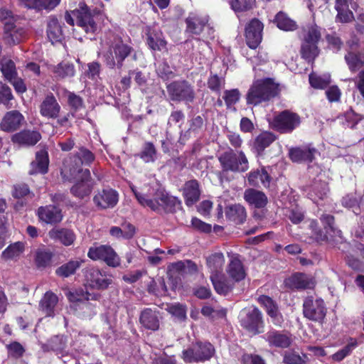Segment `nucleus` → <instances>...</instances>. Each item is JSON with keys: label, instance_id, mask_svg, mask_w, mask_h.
Returning a JSON list of instances; mask_svg holds the SVG:
<instances>
[{"label": "nucleus", "instance_id": "1", "mask_svg": "<svg viewBox=\"0 0 364 364\" xmlns=\"http://www.w3.org/2000/svg\"><path fill=\"white\" fill-rule=\"evenodd\" d=\"M102 14L96 9L92 11L85 4H80L79 8L67 11L65 15V21L74 26L75 23L80 27L86 33L94 34L100 28V20Z\"/></svg>", "mask_w": 364, "mask_h": 364}, {"label": "nucleus", "instance_id": "2", "mask_svg": "<svg viewBox=\"0 0 364 364\" xmlns=\"http://www.w3.org/2000/svg\"><path fill=\"white\" fill-rule=\"evenodd\" d=\"M95 160L94 154L85 148H80L77 154L65 160L61 168V175L65 180H70L81 174L84 177H90L88 169H83L82 165H90Z\"/></svg>", "mask_w": 364, "mask_h": 364}, {"label": "nucleus", "instance_id": "3", "mask_svg": "<svg viewBox=\"0 0 364 364\" xmlns=\"http://www.w3.org/2000/svg\"><path fill=\"white\" fill-rule=\"evenodd\" d=\"M278 85L272 79L257 80L253 82L247 93V103L257 105L270 100L278 94Z\"/></svg>", "mask_w": 364, "mask_h": 364}, {"label": "nucleus", "instance_id": "4", "mask_svg": "<svg viewBox=\"0 0 364 364\" xmlns=\"http://www.w3.org/2000/svg\"><path fill=\"white\" fill-rule=\"evenodd\" d=\"M132 48L120 38H114L101 51L104 62L109 68H121L125 58L130 54Z\"/></svg>", "mask_w": 364, "mask_h": 364}, {"label": "nucleus", "instance_id": "5", "mask_svg": "<svg viewBox=\"0 0 364 364\" xmlns=\"http://www.w3.org/2000/svg\"><path fill=\"white\" fill-rule=\"evenodd\" d=\"M131 189L136 198L138 202L144 207H149L154 211L161 210H171L175 207L178 201L176 198L169 196L165 191L159 189L156 192V196L161 199V202L156 199L153 200L149 196L138 192L134 186Z\"/></svg>", "mask_w": 364, "mask_h": 364}, {"label": "nucleus", "instance_id": "6", "mask_svg": "<svg viewBox=\"0 0 364 364\" xmlns=\"http://www.w3.org/2000/svg\"><path fill=\"white\" fill-rule=\"evenodd\" d=\"M303 33L301 55L306 60H314L318 54L317 43L321 37V29L316 25H311L304 28Z\"/></svg>", "mask_w": 364, "mask_h": 364}, {"label": "nucleus", "instance_id": "7", "mask_svg": "<svg viewBox=\"0 0 364 364\" xmlns=\"http://www.w3.org/2000/svg\"><path fill=\"white\" fill-rule=\"evenodd\" d=\"M218 159L225 171L244 172L249 168L248 160L242 151L230 149L220 154Z\"/></svg>", "mask_w": 364, "mask_h": 364}, {"label": "nucleus", "instance_id": "8", "mask_svg": "<svg viewBox=\"0 0 364 364\" xmlns=\"http://www.w3.org/2000/svg\"><path fill=\"white\" fill-rule=\"evenodd\" d=\"M214 353L211 343L197 342L182 351L181 358L186 363H203L210 360Z\"/></svg>", "mask_w": 364, "mask_h": 364}, {"label": "nucleus", "instance_id": "9", "mask_svg": "<svg viewBox=\"0 0 364 364\" xmlns=\"http://www.w3.org/2000/svg\"><path fill=\"white\" fill-rule=\"evenodd\" d=\"M87 256L95 261H103L109 267H117L120 265L119 257L109 245L95 244L90 247Z\"/></svg>", "mask_w": 364, "mask_h": 364}, {"label": "nucleus", "instance_id": "10", "mask_svg": "<svg viewBox=\"0 0 364 364\" xmlns=\"http://www.w3.org/2000/svg\"><path fill=\"white\" fill-rule=\"evenodd\" d=\"M239 319L241 326L254 335L259 333L260 328H263L262 314L256 307L243 309L240 313Z\"/></svg>", "mask_w": 364, "mask_h": 364}, {"label": "nucleus", "instance_id": "11", "mask_svg": "<svg viewBox=\"0 0 364 364\" xmlns=\"http://www.w3.org/2000/svg\"><path fill=\"white\" fill-rule=\"evenodd\" d=\"M303 312L308 319L321 323L326 316V308L322 299L308 296L304 301Z\"/></svg>", "mask_w": 364, "mask_h": 364}, {"label": "nucleus", "instance_id": "12", "mask_svg": "<svg viewBox=\"0 0 364 364\" xmlns=\"http://www.w3.org/2000/svg\"><path fill=\"white\" fill-rule=\"evenodd\" d=\"M299 116L289 111H284L271 122L272 127L281 133H290L300 124Z\"/></svg>", "mask_w": 364, "mask_h": 364}, {"label": "nucleus", "instance_id": "13", "mask_svg": "<svg viewBox=\"0 0 364 364\" xmlns=\"http://www.w3.org/2000/svg\"><path fill=\"white\" fill-rule=\"evenodd\" d=\"M84 274L86 285L93 289H106L112 283L111 277L96 267L86 268Z\"/></svg>", "mask_w": 364, "mask_h": 364}, {"label": "nucleus", "instance_id": "14", "mask_svg": "<svg viewBox=\"0 0 364 364\" xmlns=\"http://www.w3.org/2000/svg\"><path fill=\"white\" fill-rule=\"evenodd\" d=\"M167 90L173 100L192 102L194 99L193 90L186 81L172 82L168 85Z\"/></svg>", "mask_w": 364, "mask_h": 364}, {"label": "nucleus", "instance_id": "15", "mask_svg": "<svg viewBox=\"0 0 364 364\" xmlns=\"http://www.w3.org/2000/svg\"><path fill=\"white\" fill-rule=\"evenodd\" d=\"M263 23L257 18L251 20L245 28V37L247 46L255 49L262 39Z\"/></svg>", "mask_w": 364, "mask_h": 364}, {"label": "nucleus", "instance_id": "16", "mask_svg": "<svg viewBox=\"0 0 364 364\" xmlns=\"http://www.w3.org/2000/svg\"><path fill=\"white\" fill-rule=\"evenodd\" d=\"M318 154V150L311 144L291 148L289 150V157L296 163H311Z\"/></svg>", "mask_w": 364, "mask_h": 364}, {"label": "nucleus", "instance_id": "17", "mask_svg": "<svg viewBox=\"0 0 364 364\" xmlns=\"http://www.w3.org/2000/svg\"><path fill=\"white\" fill-rule=\"evenodd\" d=\"M118 200V193L112 188L103 189L93 198L94 203L100 209L112 208L117 205Z\"/></svg>", "mask_w": 364, "mask_h": 364}, {"label": "nucleus", "instance_id": "18", "mask_svg": "<svg viewBox=\"0 0 364 364\" xmlns=\"http://www.w3.org/2000/svg\"><path fill=\"white\" fill-rule=\"evenodd\" d=\"M96 295H92L86 291L82 293L80 298L76 299V302L73 304V308L80 310L79 315L83 318H90L96 314L95 306L88 302L90 299H96Z\"/></svg>", "mask_w": 364, "mask_h": 364}, {"label": "nucleus", "instance_id": "19", "mask_svg": "<svg viewBox=\"0 0 364 364\" xmlns=\"http://www.w3.org/2000/svg\"><path fill=\"white\" fill-rule=\"evenodd\" d=\"M24 121V117L16 110L6 113L0 123V129L6 132H12L18 129Z\"/></svg>", "mask_w": 364, "mask_h": 364}, {"label": "nucleus", "instance_id": "20", "mask_svg": "<svg viewBox=\"0 0 364 364\" xmlns=\"http://www.w3.org/2000/svg\"><path fill=\"white\" fill-rule=\"evenodd\" d=\"M60 106L53 95H47L40 105V114L47 119H56L60 111Z\"/></svg>", "mask_w": 364, "mask_h": 364}, {"label": "nucleus", "instance_id": "21", "mask_svg": "<svg viewBox=\"0 0 364 364\" xmlns=\"http://www.w3.org/2000/svg\"><path fill=\"white\" fill-rule=\"evenodd\" d=\"M26 37V31L23 27L10 23H5L4 38L6 43L9 45L18 44Z\"/></svg>", "mask_w": 364, "mask_h": 364}, {"label": "nucleus", "instance_id": "22", "mask_svg": "<svg viewBox=\"0 0 364 364\" xmlns=\"http://www.w3.org/2000/svg\"><path fill=\"white\" fill-rule=\"evenodd\" d=\"M90 177H84L82 175L79 174L75 178H73L69 181L77 180L71 188L70 191L72 194L79 198H83L88 196L92 188V183L90 180Z\"/></svg>", "mask_w": 364, "mask_h": 364}, {"label": "nucleus", "instance_id": "23", "mask_svg": "<svg viewBox=\"0 0 364 364\" xmlns=\"http://www.w3.org/2000/svg\"><path fill=\"white\" fill-rule=\"evenodd\" d=\"M286 286L291 289H312L315 285L313 278L306 274L296 273L285 280Z\"/></svg>", "mask_w": 364, "mask_h": 364}, {"label": "nucleus", "instance_id": "24", "mask_svg": "<svg viewBox=\"0 0 364 364\" xmlns=\"http://www.w3.org/2000/svg\"><path fill=\"white\" fill-rule=\"evenodd\" d=\"M187 30L196 35L201 33L208 22V16L198 13H191L186 20Z\"/></svg>", "mask_w": 364, "mask_h": 364}, {"label": "nucleus", "instance_id": "25", "mask_svg": "<svg viewBox=\"0 0 364 364\" xmlns=\"http://www.w3.org/2000/svg\"><path fill=\"white\" fill-rule=\"evenodd\" d=\"M38 215L41 220L46 223H57L62 220L61 210L55 205H46L38 209Z\"/></svg>", "mask_w": 364, "mask_h": 364}, {"label": "nucleus", "instance_id": "26", "mask_svg": "<svg viewBox=\"0 0 364 364\" xmlns=\"http://www.w3.org/2000/svg\"><path fill=\"white\" fill-rule=\"evenodd\" d=\"M328 187L326 182L315 181L306 189L307 196L314 203H318L319 200L326 197Z\"/></svg>", "mask_w": 364, "mask_h": 364}, {"label": "nucleus", "instance_id": "27", "mask_svg": "<svg viewBox=\"0 0 364 364\" xmlns=\"http://www.w3.org/2000/svg\"><path fill=\"white\" fill-rule=\"evenodd\" d=\"M26 243L21 241L10 244L2 252L1 257L5 261H17L24 253Z\"/></svg>", "mask_w": 364, "mask_h": 364}, {"label": "nucleus", "instance_id": "28", "mask_svg": "<svg viewBox=\"0 0 364 364\" xmlns=\"http://www.w3.org/2000/svg\"><path fill=\"white\" fill-rule=\"evenodd\" d=\"M244 199L250 205L257 208L264 207L267 203L265 194L254 188H248L245 191Z\"/></svg>", "mask_w": 364, "mask_h": 364}, {"label": "nucleus", "instance_id": "29", "mask_svg": "<svg viewBox=\"0 0 364 364\" xmlns=\"http://www.w3.org/2000/svg\"><path fill=\"white\" fill-rule=\"evenodd\" d=\"M41 138L39 132L36 131L24 130L14 134L12 141L14 143L26 146L35 145Z\"/></svg>", "mask_w": 364, "mask_h": 364}, {"label": "nucleus", "instance_id": "30", "mask_svg": "<svg viewBox=\"0 0 364 364\" xmlns=\"http://www.w3.org/2000/svg\"><path fill=\"white\" fill-rule=\"evenodd\" d=\"M48 235L52 240H58L65 246L73 245L75 240V233L68 229L53 228L49 231Z\"/></svg>", "mask_w": 364, "mask_h": 364}, {"label": "nucleus", "instance_id": "31", "mask_svg": "<svg viewBox=\"0 0 364 364\" xmlns=\"http://www.w3.org/2000/svg\"><path fill=\"white\" fill-rule=\"evenodd\" d=\"M139 321L141 324L146 329L156 331L159 327L157 313L150 309H146L141 313Z\"/></svg>", "mask_w": 364, "mask_h": 364}, {"label": "nucleus", "instance_id": "32", "mask_svg": "<svg viewBox=\"0 0 364 364\" xmlns=\"http://www.w3.org/2000/svg\"><path fill=\"white\" fill-rule=\"evenodd\" d=\"M224 263L225 258L221 252H215L206 257V264L210 272V276L221 274Z\"/></svg>", "mask_w": 364, "mask_h": 364}, {"label": "nucleus", "instance_id": "33", "mask_svg": "<svg viewBox=\"0 0 364 364\" xmlns=\"http://www.w3.org/2000/svg\"><path fill=\"white\" fill-rule=\"evenodd\" d=\"M183 196L187 205L190 206L196 203L200 197L198 183L195 180L186 183Z\"/></svg>", "mask_w": 364, "mask_h": 364}, {"label": "nucleus", "instance_id": "34", "mask_svg": "<svg viewBox=\"0 0 364 364\" xmlns=\"http://www.w3.org/2000/svg\"><path fill=\"white\" fill-rule=\"evenodd\" d=\"M48 167V158L46 151H41L36 154V160L31 164L30 174L46 173Z\"/></svg>", "mask_w": 364, "mask_h": 364}, {"label": "nucleus", "instance_id": "35", "mask_svg": "<svg viewBox=\"0 0 364 364\" xmlns=\"http://www.w3.org/2000/svg\"><path fill=\"white\" fill-rule=\"evenodd\" d=\"M210 279L215 291L220 294H227L234 286L233 282L225 278L222 274H213L210 276Z\"/></svg>", "mask_w": 364, "mask_h": 364}, {"label": "nucleus", "instance_id": "36", "mask_svg": "<svg viewBox=\"0 0 364 364\" xmlns=\"http://www.w3.org/2000/svg\"><path fill=\"white\" fill-rule=\"evenodd\" d=\"M265 339L270 346L280 348H287L291 343V338L286 334L272 331L265 334Z\"/></svg>", "mask_w": 364, "mask_h": 364}, {"label": "nucleus", "instance_id": "37", "mask_svg": "<svg viewBox=\"0 0 364 364\" xmlns=\"http://www.w3.org/2000/svg\"><path fill=\"white\" fill-rule=\"evenodd\" d=\"M230 277L235 282H239L245 279V272L241 261L233 257L231 259L227 269Z\"/></svg>", "mask_w": 364, "mask_h": 364}, {"label": "nucleus", "instance_id": "38", "mask_svg": "<svg viewBox=\"0 0 364 364\" xmlns=\"http://www.w3.org/2000/svg\"><path fill=\"white\" fill-rule=\"evenodd\" d=\"M47 36L53 43L60 41L63 36L61 26L57 18L54 16H50L48 20Z\"/></svg>", "mask_w": 364, "mask_h": 364}, {"label": "nucleus", "instance_id": "39", "mask_svg": "<svg viewBox=\"0 0 364 364\" xmlns=\"http://www.w3.org/2000/svg\"><path fill=\"white\" fill-rule=\"evenodd\" d=\"M352 0H336V9L338 12L336 19L342 23L353 20V13L348 9V5Z\"/></svg>", "mask_w": 364, "mask_h": 364}, {"label": "nucleus", "instance_id": "40", "mask_svg": "<svg viewBox=\"0 0 364 364\" xmlns=\"http://www.w3.org/2000/svg\"><path fill=\"white\" fill-rule=\"evenodd\" d=\"M50 69L56 78L71 77L75 73L74 65L68 62L60 63L57 65L51 66Z\"/></svg>", "mask_w": 364, "mask_h": 364}, {"label": "nucleus", "instance_id": "41", "mask_svg": "<svg viewBox=\"0 0 364 364\" xmlns=\"http://www.w3.org/2000/svg\"><path fill=\"white\" fill-rule=\"evenodd\" d=\"M274 22L276 23L277 26L282 31H293L297 28L296 21L290 18L288 15L283 11H279L277 14Z\"/></svg>", "mask_w": 364, "mask_h": 364}, {"label": "nucleus", "instance_id": "42", "mask_svg": "<svg viewBox=\"0 0 364 364\" xmlns=\"http://www.w3.org/2000/svg\"><path fill=\"white\" fill-rule=\"evenodd\" d=\"M147 44L153 50L162 51L166 49V42L160 31H153L148 33Z\"/></svg>", "mask_w": 364, "mask_h": 364}, {"label": "nucleus", "instance_id": "43", "mask_svg": "<svg viewBox=\"0 0 364 364\" xmlns=\"http://www.w3.org/2000/svg\"><path fill=\"white\" fill-rule=\"evenodd\" d=\"M58 301V297L55 294L46 292L41 301V309L46 316H53L54 315V309Z\"/></svg>", "mask_w": 364, "mask_h": 364}, {"label": "nucleus", "instance_id": "44", "mask_svg": "<svg viewBox=\"0 0 364 364\" xmlns=\"http://www.w3.org/2000/svg\"><path fill=\"white\" fill-rule=\"evenodd\" d=\"M226 216L237 223H242L247 217L245 208L240 204H235L227 208Z\"/></svg>", "mask_w": 364, "mask_h": 364}, {"label": "nucleus", "instance_id": "45", "mask_svg": "<svg viewBox=\"0 0 364 364\" xmlns=\"http://www.w3.org/2000/svg\"><path fill=\"white\" fill-rule=\"evenodd\" d=\"M82 262V260L80 259L70 260L57 268L55 274L61 277H68L75 273L76 270L81 266Z\"/></svg>", "mask_w": 364, "mask_h": 364}, {"label": "nucleus", "instance_id": "46", "mask_svg": "<svg viewBox=\"0 0 364 364\" xmlns=\"http://www.w3.org/2000/svg\"><path fill=\"white\" fill-rule=\"evenodd\" d=\"M53 254L50 251L39 249L35 252L34 262L38 269H43L50 265Z\"/></svg>", "mask_w": 364, "mask_h": 364}, {"label": "nucleus", "instance_id": "47", "mask_svg": "<svg viewBox=\"0 0 364 364\" xmlns=\"http://www.w3.org/2000/svg\"><path fill=\"white\" fill-rule=\"evenodd\" d=\"M148 291L157 296H165L167 293V288L164 279L157 277L156 279H151L148 284Z\"/></svg>", "mask_w": 364, "mask_h": 364}, {"label": "nucleus", "instance_id": "48", "mask_svg": "<svg viewBox=\"0 0 364 364\" xmlns=\"http://www.w3.org/2000/svg\"><path fill=\"white\" fill-rule=\"evenodd\" d=\"M357 346V340L350 338L347 345L342 349L333 354L331 358L333 361L340 362L343 360L346 357L349 355Z\"/></svg>", "mask_w": 364, "mask_h": 364}, {"label": "nucleus", "instance_id": "49", "mask_svg": "<svg viewBox=\"0 0 364 364\" xmlns=\"http://www.w3.org/2000/svg\"><path fill=\"white\" fill-rule=\"evenodd\" d=\"M0 69L5 78L8 80H11L17 75L15 64L11 59L3 58L0 61Z\"/></svg>", "mask_w": 364, "mask_h": 364}, {"label": "nucleus", "instance_id": "50", "mask_svg": "<svg viewBox=\"0 0 364 364\" xmlns=\"http://www.w3.org/2000/svg\"><path fill=\"white\" fill-rule=\"evenodd\" d=\"M275 140L274 136L270 132H262L255 139V148L258 152L262 151Z\"/></svg>", "mask_w": 364, "mask_h": 364}, {"label": "nucleus", "instance_id": "51", "mask_svg": "<svg viewBox=\"0 0 364 364\" xmlns=\"http://www.w3.org/2000/svg\"><path fill=\"white\" fill-rule=\"evenodd\" d=\"M331 82V76L329 74L318 75L315 73L309 75V83L311 87L316 89H324Z\"/></svg>", "mask_w": 364, "mask_h": 364}, {"label": "nucleus", "instance_id": "52", "mask_svg": "<svg viewBox=\"0 0 364 364\" xmlns=\"http://www.w3.org/2000/svg\"><path fill=\"white\" fill-rule=\"evenodd\" d=\"M346 62L352 72H355L364 66V60L359 54L348 53L345 56Z\"/></svg>", "mask_w": 364, "mask_h": 364}, {"label": "nucleus", "instance_id": "53", "mask_svg": "<svg viewBox=\"0 0 364 364\" xmlns=\"http://www.w3.org/2000/svg\"><path fill=\"white\" fill-rule=\"evenodd\" d=\"M156 151L152 143L146 142L144 144L143 149L140 154V157L146 163L153 162L156 159Z\"/></svg>", "mask_w": 364, "mask_h": 364}, {"label": "nucleus", "instance_id": "54", "mask_svg": "<svg viewBox=\"0 0 364 364\" xmlns=\"http://www.w3.org/2000/svg\"><path fill=\"white\" fill-rule=\"evenodd\" d=\"M255 4V0H232L230 1L231 8L235 12H241L250 10Z\"/></svg>", "mask_w": 364, "mask_h": 364}, {"label": "nucleus", "instance_id": "55", "mask_svg": "<svg viewBox=\"0 0 364 364\" xmlns=\"http://www.w3.org/2000/svg\"><path fill=\"white\" fill-rule=\"evenodd\" d=\"M13 99L11 90L9 86L0 82V103L4 105L7 108H11V100Z\"/></svg>", "mask_w": 364, "mask_h": 364}, {"label": "nucleus", "instance_id": "56", "mask_svg": "<svg viewBox=\"0 0 364 364\" xmlns=\"http://www.w3.org/2000/svg\"><path fill=\"white\" fill-rule=\"evenodd\" d=\"M258 301L265 308L267 314L269 316L278 310V307L276 304L267 296H260L258 298Z\"/></svg>", "mask_w": 364, "mask_h": 364}, {"label": "nucleus", "instance_id": "57", "mask_svg": "<svg viewBox=\"0 0 364 364\" xmlns=\"http://www.w3.org/2000/svg\"><path fill=\"white\" fill-rule=\"evenodd\" d=\"M240 97V93L237 89L225 90L224 92L223 99L228 107L237 103Z\"/></svg>", "mask_w": 364, "mask_h": 364}, {"label": "nucleus", "instance_id": "58", "mask_svg": "<svg viewBox=\"0 0 364 364\" xmlns=\"http://www.w3.org/2000/svg\"><path fill=\"white\" fill-rule=\"evenodd\" d=\"M321 221L325 225V229L326 230V233L329 232V230L332 231L335 234V236H337L341 238V231L338 230L334 229L333 227L334 218L333 216L330 215H323L321 217Z\"/></svg>", "mask_w": 364, "mask_h": 364}, {"label": "nucleus", "instance_id": "59", "mask_svg": "<svg viewBox=\"0 0 364 364\" xmlns=\"http://www.w3.org/2000/svg\"><path fill=\"white\" fill-rule=\"evenodd\" d=\"M168 312L180 320H184L186 317V309L183 305L176 304L168 308Z\"/></svg>", "mask_w": 364, "mask_h": 364}, {"label": "nucleus", "instance_id": "60", "mask_svg": "<svg viewBox=\"0 0 364 364\" xmlns=\"http://www.w3.org/2000/svg\"><path fill=\"white\" fill-rule=\"evenodd\" d=\"M201 313L203 316L211 318L223 317L226 314V311L223 309H215L210 306H205L202 308Z\"/></svg>", "mask_w": 364, "mask_h": 364}, {"label": "nucleus", "instance_id": "61", "mask_svg": "<svg viewBox=\"0 0 364 364\" xmlns=\"http://www.w3.org/2000/svg\"><path fill=\"white\" fill-rule=\"evenodd\" d=\"M224 83V80L223 78L215 75L209 77L208 86L213 91L220 92Z\"/></svg>", "mask_w": 364, "mask_h": 364}, {"label": "nucleus", "instance_id": "62", "mask_svg": "<svg viewBox=\"0 0 364 364\" xmlns=\"http://www.w3.org/2000/svg\"><path fill=\"white\" fill-rule=\"evenodd\" d=\"M341 95V90L336 85L329 87L326 91V95L328 100L331 102L338 101L340 100Z\"/></svg>", "mask_w": 364, "mask_h": 364}, {"label": "nucleus", "instance_id": "63", "mask_svg": "<svg viewBox=\"0 0 364 364\" xmlns=\"http://www.w3.org/2000/svg\"><path fill=\"white\" fill-rule=\"evenodd\" d=\"M284 362L285 364H303L305 363V360L298 354L288 353L284 355Z\"/></svg>", "mask_w": 364, "mask_h": 364}, {"label": "nucleus", "instance_id": "64", "mask_svg": "<svg viewBox=\"0 0 364 364\" xmlns=\"http://www.w3.org/2000/svg\"><path fill=\"white\" fill-rule=\"evenodd\" d=\"M242 362L243 364H265L260 356L252 354L243 355Z\"/></svg>", "mask_w": 364, "mask_h": 364}]
</instances>
